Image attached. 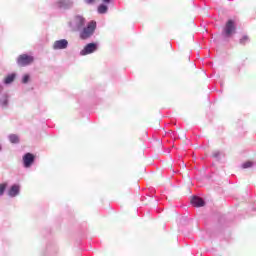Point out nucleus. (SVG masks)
<instances>
[{
  "label": "nucleus",
  "mask_w": 256,
  "mask_h": 256,
  "mask_svg": "<svg viewBox=\"0 0 256 256\" xmlns=\"http://www.w3.org/2000/svg\"><path fill=\"white\" fill-rule=\"evenodd\" d=\"M253 165H255V163L251 161L244 162L242 164V169H250V167H253Z\"/></svg>",
  "instance_id": "15"
},
{
  "label": "nucleus",
  "mask_w": 256,
  "mask_h": 256,
  "mask_svg": "<svg viewBox=\"0 0 256 256\" xmlns=\"http://www.w3.org/2000/svg\"><path fill=\"white\" fill-rule=\"evenodd\" d=\"M97 0H85V3L87 4V5H95V2H96Z\"/></svg>",
  "instance_id": "19"
},
{
  "label": "nucleus",
  "mask_w": 256,
  "mask_h": 256,
  "mask_svg": "<svg viewBox=\"0 0 256 256\" xmlns=\"http://www.w3.org/2000/svg\"><path fill=\"white\" fill-rule=\"evenodd\" d=\"M5 189H7V184H0V197L3 196V194L5 193Z\"/></svg>",
  "instance_id": "17"
},
{
  "label": "nucleus",
  "mask_w": 256,
  "mask_h": 256,
  "mask_svg": "<svg viewBox=\"0 0 256 256\" xmlns=\"http://www.w3.org/2000/svg\"><path fill=\"white\" fill-rule=\"evenodd\" d=\"M3 91V85L0 84V93Z\"/></svg>",
  "instance_id": "22"
},
{
  "label": "nucleus",
  "mask_w": 256,
  "mask_h": 256,
  "mask_svg": "<svg viewBox=\"0 0 256 256\" xmlns=\"http://www.w3.org/2000/svg\"><path fill=\"white\" fill-rule=\"evenodd\" d=\"M97 49H99V45L97 43H89L80 51V55H91V53H95Z\"/></svg>",
  "instance_id": "5"
},
{
  "label": "nucleus",
  "mask_w": 256,
  "mask_h": 256,
  "mask_svg": "<svg viewBox=\"0 0 256 256\" xmlns=\"http://www.w3.org/2000/svg\"><path fill=\"white\" fill-rule=\"evenodd\" d=\"M0 107H2V109H7V107H9V94L4 93L1 95Z\"/></svg>",
  "instance_id": "10"
},
{
  "label": "nucleus",
  "mask_w": 256,
  "mask_h": 256,
  "mask_svg": "<svg viewBox=\"0 0 256 256\" xmlns=\"http://www.w3.org/2000/svg\"><path fill=\"white\" fill-rule=\"evenodd\" d=\"M13 81H15V74H10L5 78L4 83L5 85H9L13 83Z\"/></svg>",
  "instance_id": "13"
},
{
  "label": "nucleus",
  "mask_w": 256,
  "mask_h": 256,
  "mask_svg": "<svg viewBox=\"0 0 256 256\" xmlns=\"http://www.w3.org/2000/svg\"><path fill=\"white\" fill-rule=\"evenodd\" d=\"M245 43H249V36L244 35L241 39H240V45H245Z\"/></svg>",
  "instance_id": "16"
},
{
  "label": "nucleus",
  "mask_w": 256,
  "mask_h": 256,
  "mask_svg": "<svg viewBox=\"0 0 256 256\" xmlns=\"http://www.w3.org/2000/svg\"><path fill=\"white\" fill-rule=\"evenodd\" d=\"M85 18L81 15H77L70 22V27L73 31H81L85 27Z\"/></svg>",
  "instance_id": "2"
},
{
  "label": "nucleus",
  "mask_w": 256,
  "mask_h": 256,
  "mask_svg": "<svg viewBox=\"0 0 256 256\" xmlns=\"http://www.w3.org/2000/svg\"><path fill=\"white\" fill-rule=\"evenodd\" d=\"M191 203H192V205H194V207H204L205 206V200L198 196H194L191 199Z\"/></svg>",
  "instance_id": "11"
},
{
  "label": "nucleus",
  "mask_w": 256,
  "mask_h": 256,
  "mask_svg": "<svg viewBox=\"0 0 256 256\" xmlns=\"http://www.w3.org/2000/svg\"><path fill=\"white\" fill-rule=\"evenodd\" d=\"M103 1V3H111V0H102Z\"/></svg>",
  "instance_id": "21"
},
{
  "label": "nucleus",
  "mask_w": 256,
  "mask_h": 256,
  "mask_svg": "<svg viewBox=\"0 0 256 256\" xmlns=\"http://www.w3.org/2000/svg\"><path fill=\"white\" fill-rule=\"evenodd\" d=\"M54 6L58 9H71V7H73V2L72 0H56Z\"/></svg>",
  "instance_id": "7"
},
{
  "label": "nucleus",
  "mask_w": 256,
  "mask_h": 256,
  "mask_svg": "<svg viewBox=\"0 0 256 256\" xmlns=\"http://www.w3.org/2000/svg\"><path fill=\"white\" fill-rule=\"evenodd\" d=\"M235 31H237V27L235 26V21L233 20H228L222 34L224 35V37H233V35H235Z\"/></svg>",
  "instance_id": "3"
},
{
  "label": "nucleus",
  "mask_w": 256,
  "mask_h": 256,
  "mask_svg": "<svg viewBox=\"0 0 256 256\" xmlns=\"http://www.w3.org/2000/svg\"><path fill=\"white\" fill-rule=\"evenodd\" d=\"M20 192H21V187L17 184H14L8 190V195L9 197H17V195H19Z\"/></svg>",
  "instance_id": "8"
},
{
  "label": "nucleus",
  "mask_w": 256,
  "mask_h": 256,
  "mask_svg": "<svg viewBox=\"0 0 256 256\" xmlns=\"http://www.w3.org/2000/svg\"><path fill=\"white\" fill-rule=\"evenodd\" d=\"M23 161H24V167H31V164L33 163V161H35V156H33V154L31 153H27L24 155L23 157Z\"/></svg>",
  "instance_id": "9"
},
{
  "label": "nucleus",
  "mask_w": 256,
  "mask_h": 256,
  "mask_svg": "<svg viewBox=\"0 0 256 256\" xmlns=\"http://www.w3.org/2000/svg\"><path fill=\"white\" fill-rule=\"evenodd\" d=\"M95 29H97V22L90 21L87 26L83 27L80 32L81 39H89L92 37L93 33H95Z\"/></svg>",
  "instance_id": "1"
},
{
  "label": "nucleus",
  "mask_w": 256,
  "mask_h": 256,
  "mask_svg": "<svg viewBox=\"0 0 256 256\" xmlns=\"http://www.w3.org/2000/svg\"><path fill=\"white\" fill-rule=\"evenodd\" d=\"M30 76L29 74H25L22 78V83L27 84L29 83Z\"/></svg>",
  "instance_id": "18"
},
{
  "label": "nucleus",
  "mask_w": 256,
  "mask_h": 256,
  "mask_svg": "<svg viewBox=\"0 0 256 256\" xmlns=\"http://www.w3.org/2000/svg\"><path fill=\"white\" fill-rule=\"evenodd\" d=\"M219 155H221V152L219 151L213 153V157H215V159H219Z\"/></svg>",
  "instance_id": "20"
},
{
  "label": "nucleus",
  "mask_w": 256,
  "mask_h": 256,
  "mask_svg": "<svg viewBox=\"0 0 256 256\" xmlns=\"http://www.w3.org/2000/svg\"><path fill=\"white\" fill-rule=\"evenodd\" d=\"M67 47H69V41H67V39L56 40L52 45L54 51H61L67 49Z\"/></svg>",
  "instance_id": "6"
},
{
  "label": "nucleus",
  "mask_w": 256,
  "mask_h": 256,
  "mask_svg": "<svg viewBox=\"0 0 256 256\" xmlns=\"http://www.w3.org/2000/svg\"><path fill=\"white\" fill-rule=\"evenodd\" d=\"M33 56L22 54L17 58V63L20 67H27V65H31L33 63Z\"/></svg>",
  "instance_id": "4"
},
{
  "label": "nucleus",
  "mask_w": 256,
  "mask_h": 256,
  "mask_svg": "<svg viewBox=\"0 0 256 256\" xmlns=\"http://www.w3.org/2000/svg\"><path fill=\"white\" fill-rule=\"evenodd\" d=\"M107 11H109V7H107V5L101 4L98 6V13L100 15H105V13H107Z\"/></svg>",
  "instance_id": "12"
},
{
  "label": "nucleus",
  "mask_w": 256,
  "mask_h": 256,
  "mask_svg": "<svg viewBox=\"0 0 256 256\" xmlns=\"http://www.w3.org/2000/svg\"><path fill=\"white\" fill-rule=\"evenodd\" d=\"M8 139L10 143H19V136H17L16 134H10L8 136Z\"/></svg>",
  "instance_id": "14"
}]
</instances>
